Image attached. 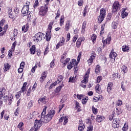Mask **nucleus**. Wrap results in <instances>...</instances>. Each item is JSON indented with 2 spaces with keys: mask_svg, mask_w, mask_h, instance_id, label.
Returning <instances> with one entry per match:
<instances>
[{
  "mask_svg": "<svg viewBox=\"0 0 131 131\" xmlns=\"http://www.w3.org/2000/svg\"><path fill=\"white\" fill-rule=\"evenodd\" d=\"M47 111V106H45L43 108L42 112L40 116H38V118H40L41 121L44 123H48L49 121H51V119H49V117L47 115L46 116V113Z\"/></svg>",
  "mask_w": 131,
  "mask_h": 131,
  "instance_id": "f257e3e1",
  "label": "nucleus"
},
{
  "mask_svg": "<svg viewBox=\"0 0 131 131\" xmlns=\"http://www.w3.org/2000/svg\"><path fill=\"white\" fill-rule=\"evenodd\" d=\"M90 70H88L85 74L84 78L83 80L81 81V83L80 84V86L85 89L86 88V83H88V81L89 80V74H90Z\"/></svg>",
  "mask_w": 131,
  "mask_h": 131,
  "instance_id": "f03ea898",
  "label": "nucleus"
},
{
  "mask_svg": "<svg viewBox=\"0 0 131 131\" xmlns=\"http://www.w3.org/2000/svg\"><path fill=\"white\" fill-rule=\"evenodd\" d=\"M42 37H43V33L41 32H38L33 37V40L35 42H39L42 40Z\"/></svg>",
  "mask_w": 131,
  "mask_h": 131,
  "instance_id": "7ed1b4c3",
  "label": "nucleus"
},
{
  "mask_svg": "<svg viewBox=\"0 0 131 131\" xmlns=\"http://www.w3.org/2000/svg\"><path fill=\"white\" fill-rule=\"evenodd\" d=\"M105 16H106V10H105L104 8H102L100 9V15L98 18L99 23H101L104 21Z\"/></svg>",
  "mask_w": 131,
  "mask_h": 131,
  "instance_id": "20e7f679",
  "label": "nucleus"
},
{
  "mask_svg": "<svg viewBox=\"0 0 131 131\" xmlns=\"http://www.w3.org/2000/svg\"><path fill=\"white\" fill-rule=\"evenodd\" d=\"M120 4L118 1H116L113 4L112 13L113 14H117L118 10L120 9Z\"/></svg>",
  "mask_w": 131,
  "mask_h": 131,
  "instance_id": "39448f33",
  "label": "nucleus"
},
{
  "mask_svg": "<svg viewBox=\"0 0 131 131\" xmlns=\"http://www.w3.org/2000/svg\"><path fill=\"white\" fill-rule=\"evenodd\" d=\"M48 11H49V7L47 6H41L39 9V14L41 16H46L47 15V13H48Z\"/></svg>",
  "mask_w": 131,
  "mask_h": 131,
  "instance_id": "423d86ee",
  "label": "nucleus"
},
{
  "mask_svg": "<svg viewBox=\"0 0 131 131\" xmlns=\"http://www.w3.org/2000/svg\"><path fill=\"white\" fill-rule=\"evenodd\" d=\"M54 25V21H52L49 23L48 26V29L49 30V32L46 33V39L47 41H50L51 40V30H52V27Z\"/></svg>",
  "mask_w": 131,
  "mask_h": 131,
  "instance_id": "0eeeda50",
  "label": "nucleus"
},
{
  "mask_svg": "<svg viewBox=\"0 0 131 131\" xmlns=\"http://www.w3.org/2000/svg\"><path fill=\"white\" fill-rule=\"evenodd\" d=\"M29 6H24L21 9V13L24 15H28V16H30V11H29Z\"/></svg>",
  "mask_w": 131,
  "mask_h": 131,
  "instance_id": "6e6552de",
  "label": "nucleus"
},
{
  "mask_svg": "<svg viewBox=\"0 0 131 131\" xmlns=\"http://www.w3.org/2000/svg\"><path fill=\"white\" fill-rule=\"evenodd\" d=\"M116 57H117V53L114 52V50L112 49L110 54V58L111 59V61L113 63H114V62H115V58H116Z\"/></svg>",
  "mask_w": 131,
  "mask_h": 131,
  "instance_id": "1a4fd4ad",
  "label": "nucleus"
},
{
  "mask_svg": "<svg viewBox=\"0 0 131 131\" xmlns=\"http://www.w3.org/2000/svg\"><path fill=\"white\" fill-rule=\"evenodd\" d=\"M120 120L119 119H114L113 121L112 126L114 128H118L119 127Z\"/></svg>",
  "mask_w": 131,
  "mask_h": 131,
  "instance_id": "9d476101",
  "label": "nucleus"
},
{
  "mask_svg": "<svg viewBox=\"0 0 131 131\" xmlns=\"http://www.w3.org/2000/svg\"><path fill=\"white\" fill-rule=\"evenodd\" d=\"M42 122V121H41V118H40L39 120H36L35 121L34 127L36 128L37 129H38V128H39V127H40V126H41V125H42V124H41Z\"/></svg>",
  "mask_w": 131,
  "mask_h": 131,
  "instance_id": "9b49d317",
  "label": "nucleus"
},
{
  "mask_svg": "<svg viewBox=\"0 0 131 131\" xmlns=\"http://www.w3.org/2000/svg\"><path fill=\"white\" fill-rule=\"evenodd\" d=\"M48 98L47 97L44 96L43 97H41L39 98L38 100V104H46V103H48Z\"/></svg>",
  "mask_w": 131,
  "mask_h": 131,
  "instance_id": "f8f14e48",
  "label": "nucleus"
},
{
  "mask_svg": "<svg viewBox=\"0 0 131 131\" xmlns=\"http://www.w3.org/2000/svg\"><path fill=\"white\" fill-rule=\"evenodd\" d=\"M72 26V24L71 23V20H67L65 25L66 31H67V32L69 31V29H70V27Z\"/></svg>",
  "mask_w": 131,
  "mask_h": 131,
  "instance_id": "ddd939ff",
  "label": "nucleus"
},
{
  "mask_svg": "<svg viewBox=\"0 0 131 131\" xmlns=\"http://www.w3.org/2000/svg\"><path fill=\"white\" fill-rule=\"evenodd\" d=\"M65 42V38H64L63 37L61 38V40L56 45V49H58L60 47H62V46H63L64 43Z\"/></svg>",
  "mask_w": 131,
  "mask_h": 131,
  "instance_id": "4468645a",
  "label": "nucleus"
},
{
  "mask_svg": "<svg viewBox=\"0 0 131 131\" xmlns=\"http://www.w3.org/2000/svg\"><path fill=\"white\" fill-rule=\"evenodd\" d=\"M85 39V38H84V37H81L79 39H78L76 42V47H77V48H79V47H80V45H81V42L84 41Z\"/></svg>",
  "mask_w": 131,
  "mask_h": 131,
  "instance_id": "2eb2a0df",
  "label": "nucleus"
},
{
  "mask_svg": "<svg viewBox=\"0 0 131 131\" xmlns=\"http://www.w3.org/2000/svg\"><path fill=\"white\" fill-rule=\"evenodd\" d=\"M47 75H48V73H47V72H44L41 74V76L40 78V82H43V81H45V80L47 77Z\"/></svg>",
  "mask_w": 131,
  "mask_h": 131,
  "instance_id": "dca6fc26",
  "label": "nucleus"
},
{
  "mask_svg": "<svg viewBox=\"0 0 131 131\" xmlns=\"http://www.w3.org/2000/svg\"><path fill=\"white\" fill-rule=\"evenodd\" d=\"M7 93V91L6 90V89L5 88H2L0 89V99H3V97L5 95H6V93Z\"/></svg>",
  "mask_w": 131,
  "mask_h": 131,
  "instance_id": "f3484780",
  "label": "nucleus"
},
{
  "mask_svg": "<svg viewBox=\"0 0 131 131\" xmlns=\"http://www.w3.org/2000/svg\"><path fill=\"white\" fill-rule=\"evenodd\" d=\"M55 111H50L47 116L48 117H49V119L52 120V119L54 117V115H55Z\"/></svg>",
  "mask_w": 131,
  "mask_h": 131,
  "instance_id": "a211bd4d",
  "label": "nucleus"
},
{
  "mask_svg": "<svg viewBox=\"0 0 131 131\" xmlns=\"http://www.w3.org/2000/svg\"><path fill=\"white\" fill-rule=\"evenodd\" d=\"M104 119L105 117L103 116L97 115L96 120L97 122H102Z\"/></svg>",
  "mask_w": 131,
  "mask_h": 131,
  "instance_id": "6ab92c4d",
  "label": "nucleus"
},
{
  "mask_svg": "<svg viewBox=\"0 0 131 131\" xmlns=\"http://www.w3.org/2000/svg\"><path fill=\"white\" fill-rule=\"evenodd\" d=\"M110 41H111V37H109L106 38V40H104V38H103L102 39V42L103 43V46H105V45H109L110 43Z\"/></svg>",
  "mask_w": 131,
  "mask_h": 131,
  "instance_id": "aec40b11",
  "label": "nucleus"
},
{
  "mask_svg": "<svg viewBox=\"0 0 131 131\" xmlns=\"http://www.w3.org/2000/svg\"><path fill=\"white\" fill-rule=\"evenodd\" d=\"M86 27V21H84L81 28V33H84L85 32V28Z\"/></svg>",
  "mask_w": 131,
  "mask_h": 131,
  "instance_id": "412c9836",
  "label": "nucleus"
},
{
  "mask_svg": "<svg viewBox=\"0 0 131 131\" xmlns=\"http://www.w3.org/2000/svg\"><path fill=\"white\" fill-rule=\"evenodd\" d=\"M125 11H126L125 9H122V12L121 14L122 19H124V18H125L128 15V13H127V12H125Z\"/></svg>",
  "mask_w": 131,
  "mask_h": 131,
  "instance_id": "4be33fe9",
  "label": "nucleus"
},
{
  "mask_svg": "<svg viewBox=\"0 0 131 131\" xmlns=\"http://www.w3.org/2000/svg\"><path fill=\"white\" fill-rule=\"evenodd\" d=\"M113 86V84L112 82H109L107 84V92L108 94L110 93L111 90H112V86Z\"/></svg>",
  "mask_w": 131,
  "mask_h": 131,
  "instance_id": "5701e85b",
  "label": "nucleus"
},
{
  "mask_svg": "<svg viewBox=\"0 0 131 131\" xmlns=\"http://www.w3.org/2000/svg\"><path fill=\"white\" fill-rule=\"evenodd\" d=\"M122 50L123 52H129V47L126 45H124L122 47Z\"/></svg>",
  "mask_w": 131,
  "mask_h": 131,
  "instance_id": "b1692460",
  "label": "nucleus"
},
{
  "mask_svg": "<svg viewBox=\"0 0 131 131\" xmlns=\"http://www.w3.org/2000/svg\"><path fill=\"white\" fill-rule=\"evenodd\" d=\"M30 54L34 55L35 54V45H33L32 48L30 49Z\"/></svg>",
  "mask_w": 131,
  "mask_h": 131,
  "instance_id": "393cba45",
  "label": "nucleus"
},
{
  "mask_svg": "<svg viewBox=\"0 0 131 131\" xmlns=\"http://www.w3.org/2000/svg\"><path fill=\"white\" fill-rule=\"evenodd\" d=\"M73 67H74V66H77L78 64V63L76 62V60L73 59L70 62Z\"/></svg>",
  "mask_w": 131,
  "mask_h": 131,
  "instance_id": "a878e982",
  "label": "nucleus"
},
{
  "mask_svg": "<svg viewBox=\"0 0 131 131\" xmlns=\"http://www.w3.org/2000/svg\"><path fill=\"white\" fill-rule=\"evenodd\" d=\"M64 15H62L60 17V19L59 21L60 26H63V25H64Z\"/></svg>",
  "mask_w": 131,
  "mask_h": 131,
  "instance_id": "bb28decb",
  "label": "nucleus"
},
{
  "mask_svg": "<svg viewBox=\"0 0 131 131\" xmlns=\"http://www.w3.org/2000/svg\"><path fill=\"white\" fill-rule=\"evenodd\" d=\"M63 76L60 75L59 76H58L57 80L55 82H57V84H58V83H59V82H61V81L63 80Z\"/></svg>",
  "mask_w": 131,
  "mask_h": 131,
  "instance_id": "cd10ccee",
  "label": "nucleus"
},
{
  "mask_svg": "<svg viewBox=\"0 0 131 131\" xmlns=\"http://www.w3.org/2000/svg\"><path fill=\"white\" fill-rule=\"evenodd\" d=\"M78 130L82 131L84 129V124H80L79 125V127L78 128Z\"/></svg>",
  "mask_w": 131,
  "mask_h": 131,
  "instance_id": "c85d7f7f",
  "label": "nucleus"
},
{
  "mask_svg": "<svg viewBox=\"0 0 131 131\" xmlns=\"http://www.w3.org/2000/svg\"><path fill=\"white\" fill-rule=\"evenodd\" d=\"M63 84H62L61 85H59V86L56 88L55 92H57V93H60V91L62 90V88H63Z\"/></svg>",
  "mask_w": 131,
  "mask_h": 131,
  "instance_id": "c756f323",
  "label": "nucleus"
},
{
  "mask_svg": "<svg viewBox=\"0 0 131 131\" xmlns=\"http://www.w3.org/2000/svg\"><path fill=\"white\" fill-rule=\"evenodd\" d=\"M10 64H9L8 63H5L4 64V71H8V70L10 69Z\"/></svg>",
  "mask_w": 131,
  "mask_h": 131,
  "instance_id": "7c9ffc66",
  "label": "nucleus"
},
{
  "mask_svg": "<svg viewBox=\"0 0 131 131\" xmlns=\"http://www.w3.org/2000/svg\"><path fill=\"white\" fill-rule=\"evenodd\" d=\"M23 125H24V124L23 122H21L18 124L17 127L20 129V130H23Z\"/></svg>",
  "mask_w": 131,
  "mask_h": 131,
  "instance_id": "2f4dec72",
  "label": "nucleus"
},
{
  "mask_svg": "<svg viewBox=\"0 0 131 131\" xmlns=\"http://www.w3.org/2000/svg\"><path fill=\"white\" fill-rule=\"evenodd\" d=\"M117 25L118 24L117 23L115 22V21H113L112 23V27L113 29H116V28H117Z\"/></svg>",
  "mask_w": 131,
  "mask_h": 131,
  "instance_id": "473e14b6",
  "label": "nucleus"
},
{
  "mask_svg": "<svg viewBox=\"0 0 131 131\" xmlns=\"http://www.w3.org/2000/svg\"><path fill=\"white\" fill-rule=\"evenodd\" d=\"M26 85H27V83L25 82L23 84V87L21 88V92H25L26 91Z\"/></svg>",
  "mask_w": 131,
  "mask_h": 131,
  "instance_id": "72a5a7b5",
  "label": "nucleus"
},
{
  "mask_svg": "<svg viewBox=\"0 0 131 131\" xmlns=\"http://www.w3.org/2000/svg\"><path fill=\"white\" fill-rule=\"evenodd\" d=\"M13 100V95L10 94L9 96H8V101H9V105H11L12 104V100Z\"/></svg>",
  "mask_w": 131,
  "mask_h": 131,
  "instance_id": "f704fd0d",
  "label": "nucleus"
},
{
  "mask_svg": "<svg viewBox=\"0 0 131 131\" xmlns=\"http://www.w3.org/2000/svg\"><path fill=\"white\" fill-rule=\"evenodd\" d=\"M105 25H106V23L103 24L101 26V30L100 31V35H102L104 33V29L105 28Z\"/></svg>",
  "mask_w": 131,
  "mask_h": 131,
  "instance_id": "c9c22d12",
  "label": "nucleus"
},
{
  "mask_svg": "<svg viewBox=\"0 0 131 131\" xmlns=\"http://www.w3.org/2000/svg\"><path fill=\"white\" fill-rule=\"evenodd\" d=\"M121 70L124 73H126V72H127V67H126L125 66H122L121 67Z\"/></svg>",
  "mask_w": 131,
  "mask_h": 131,
  "instance_id": "e433bc0d",
  "label": "nucleus"
},
{
  "mask_svg": "<svg viewBox=\"0 0 131 131\" xmlns=\"http://www.w3.org/2000/svg\"><path fill=\"white\" fill-rule=\"evenodd\" d=\"M21 93H24V92H22V90H21V91H20L19 92H18L16 93V95H15L16 99H19V97H21Z\"/></svg>",
  "mask_w": 131,
  "mask_h": 131,
  "instance_id": "4c0bfd02",
  "label": "nucleus"
},
{
  "mask_svg": "<svg viewBox=\"0 0 131 131\" xmlns=\"http://www.w3.org/2000/svg\"><path fill=\"white\" fill-rule=\"evenodd\" d=\"M33 103H34V101H33V100L30 101L28 103V107L29 108H32V107L33 106Z\"/></svg>",
  "mask_w": 131,
  "mask_h": 131,
  "instance_id": "58836bf2",
  "label": "nucleus"
},
{
  "mask_svg": "<svg viewBox=\"0 0 131 131\" xmlns=\"http://www.w3.org/2000/svg\"><path fill=\"white\" fill-rule=\"evenodd\" d=\"M100 66L97 65L96 68L95 69V73H96V74L100 73Z\"/></svg>",
  "mask_w": 131,
  "mask_h": 131,
  "instance_id": "ea45409f",
  "label": "nucleus"
},
{
  "mask_svg": "<svg viewBox=\"0 0 131 131\" xmlns=\"http://www.w3.org/2000/svg\"><path fill=\"white\" fill-rule=\"evenodd\" d=\"M122 105V101L121 100H118L116 102V106H121Z\"/></svg>",
  "mask_w": 131,
  "mask_h": 131,
  "instance_id": "a19ab883",
  "label": "nucleus"
},
{
  "mask_svg": "<svg viewBox=\"0 0 131 131\" xmlns=\"http://www.w3.org/2000/svg\"><path fill=\"white\" fill-rule=\"evenodd\" d=\"M96 39H97V36L95 34H93L91 37V40H92L93 43H95Z\"/></svg>",
  "mask_w": 131,
  "mask_h": 131,
  "instance_id": "79ce46f5",
  "label": "nucleus"
},
{
  "mask_svg": "<svg viewBox=\"0 0 131 131\" xmlns=\"http://www.w3.org/2000/svg\"><path fill=\"white\" fill-rule=\"evenodd\" d=\"M128 128V126H127V124H124L123 127L122 128V130L123 131H127Z\"/></svg>",
  "mask_w": 131,
  "mask_h": 131,
  "instance_id": "37998d69",
  "label": "nucleus"
},
{
  "mask_svg": "<svg viewBox=\"0 0 131 131\" xmlns=\"http://www.w3.org/2000/svg\"><path fill=\"white\" fill-rule=\"evenodd\" d=\"M95 90L96 92H97L98 94L100 93V85L97 84L95 87Z\"/></svg>",
  "mask_w": 131,
  "mask_h": 131,
  "instance_id": "c03bdc74",
  "label": "nucleus"
},
{
  "mask_svg": "<svg viewBox=\"0 0 131 131\" xmlns=\"http://www.w3.org/2000/svg\"><path fill=\"white\" fill-rule=\"evenodd\" d=\"M39 3H38V0H35V3H34V4L33 5V7L34 8H37V7H38V6H39Z\"/></svg>",
  "mask_w": 131,
  "mask_h": 131,
  "instance_id": "a18cd8bd",
  "label": "nucleus"
},
{
  "mask_svg": "<svg viewBox=\"0 0 131 131\" xmlns=\"http://www.w3.org/2000/svg\"><path fill=\"white\" fill-rule=\"evenodd\" d=\"M92 109L94 114H97V113H98V109L96 108L94 106H92Z\"/></svg>",
  "mask_w": 131,
  "mask_h": 131,
  "instance_id": "49530a36",
  "label": "nucleus"
},
{
  "mask_svg": "<svg viewBox=\"0 0 131 131\" xmlns=\"http://www.w3.org/2000/svg\"><path fill=\"white\" fill-rule=\"evenodd\" d=\"M60 10L58 9L56 13V16L55 17V20H57V19H58V18L60 17Z\"/></svg>",
  "mask_w": 131,
  "mask_h": 131,
  "instance_id": "de8ad7c7",
  "label": "nucleus"
},
{
  "mask_svg": "<svg viewBox=\"0 0 131 131\" xmlns=\"http://www.w3.org/2000/svg\"><path fill=\"white\" fill-rule=\"evenodd\" d=\"M69 61H70V58H67L66 59V60L64 61H63L62 62V63H63V64L64 66H66V64H67V63H68L69 62Z\"/></svg>",
  "mask_w": 131,
  "mask_h": 131,
  "instance_id": "09e8293b",
  "label": "nucleus"
},
{
  "mask_svg": "<svg viewBox=\"0 0 131 131\" xmlns=\"http://www.w3.org/2000/svg\"><path fill=\"white\" fill-rule=\"evenodd\" d=\"M57 82H55L53 83H52L49 88V90H52V89H53V88H54V86H55V85H57Z\"/></svg>",
  "mask_w": 131,
  "mask_h": 131,
  "instance_id": "8fccbe9b",
  "label": "nucleus"
},
{
  "mask_svg": "<svg viewBox=\"0 0 131 131\" xmlns=\"http://www.w3.org/2000/svg\"><path fill=\"white\" fill-rule=\"evenodd\" d=\"M89 98L86 97L85 99H83L82 100V103L84 104H86V102H88V100Z\"/></svg>",
  "mask_w": 131,
  "mask_h": 131,
  "instance_id": "3c124183",
  "label": "nucleus"
},
{
  "mask_svg": "<svg viewBox=\"0 0 131 131\" xmlns=\"http://www.w3.org/2000/svg\"><path fill=\"white\" fill-rule=\"evenodd\" d=\"M50 67L51 68H54L55 67V60H52L50 63Z\"/></svg>",
  "mask_w": 131,
  "mask_h": 131,
  "instance_id": "603ef678",
  "label": "nucleus"
},
{
  "mask_svg": "<svg viewBox=\"0 0 131 131\" xmlns=\"http://www.w3.org/2000/svg\"><path fill=\"white\" fill-rule=\"evenodd\" d=\"M77 38H78V36L77 35H75V36H74V37H73V42H75V41H76V40H77Z\"/></svg>",
  "mask_w": 131,
  "mask_h": 131,
  "instance_id": "864d4df0",
  "label": "nucleus"
},
{
  "mask_svg": "<svg viewBox=\"0 0 131 131\" xmlns=\"http://www.w3.org/2000/svg\"><path fill=\"white\" fill-rule=\"evenodd\" d=\"M64 122H63V124L65 125V124H66V123H67V122H68V118H67V117H64Z\"/></svg>",
  "mask_w": 131,
  "mask_h": 131,
  "instance_id": "5fc2aeb1",
  "label": "nucleus"
},
{
  "mask_svg": "<svg viewBox=\"0 0 131 131\" xmlns=\"http://www.w3.org/2000/svg\"><path fill=\"white\" fill-rule=\"evenodd\" d=\"M13 35L14 36H17V35H18V30L17 29H14L13 31Z\"/></svg>",
  "mask_w": 131,
  "mask_h": 131,
  "instance_id": "6e6d98bb",
  "label": "nucleus"
},
{
  "mask_svg": "<svg viewBox=\"0 0 131 131\" xmlns=\"http://www.w3.org/2000/svg\"><path fill=\"white\" fill-rule=\"evenodd\" d=\"M31 92V87H30L28 90V91L27 92V96H28V97L29 96H30V93Z\"/></svg>",
  "mask_w": 131,
  "mask_h": 131,
  "instance_id": "4d7b16f0",
  "label": "nucleus"
},
{
  "mask_svg": "<svg viewBox=\"0 0 131 131\" xmlns=\"http://www.w3.org/2000/svg\"><path fill=\"white\" fill-rule=\"evenodd\" d=\"M73 68V67L72 66V65L71 64V63L70 62V63H69V64L67 66V68L68 69H69V70L72 69V68Z\"/></svg>",
  "mask_w": 131,
  "mask_h": 131,
  "instance_id": "13d9d810",
  "label": "nucleus"
},
{
  "mask_svg": "<svg viewBox=\"0 0 131 131\" xmlns=\"http://www.w3.org/2000/svg\"><path fill=\"white\" fill-rule=\"evenodd\" d=\"M83 3V1L82 0H79L78 2V5L79 7H81L82 6V3Z\"/></svg>",
  "mask_w": 131,
  "mask_h": 131,
  "instance_id": "bf43d9fd",
  "label": "nucleus"
},
{
  "mask_svg": "<svg viewBox=\"0 0 131 131\" xmlns=\"http://www.w3.org/2000/svg\"><path fill=\"white\" fill-rule=\"evenodd\" d=\"M15 47H16V43L15 42H14L13 43V45L12 46V49H11V51L12 52H14L15 51Z\"/></svg>",
  "mask_w": 131,
  "mask_h": 131,
  "instance_id": "052dcab7",
  "label": "nucleus"
},
{
  "mask_svg": "<svg viewBox=\"0 0 131 131\" xmlns=\"http://www.w3.org/2000/svg\"><path fill=\"white\" fill-rule=\"evenodd\" d=\"M75 80H74V77H70L69 78V82H74Z\"/></svg>",
  "mask_w": 131,
  "mask_h": 131,
  "instance_id": "680f3d73",
  "label": "nucleus"
},
{
  "mask_svg": "<svg viewBox=\"0 0 131 131\" xmlns=\"http://www.w3.org/2000/svg\"><path fill=\"white\" fill-rule=\"evenodd\" d=\"M102 79V76H98L97 78V82H100L101 80Z\"/></svg>",
  "mask_w": 131,
  "mask_h": 131,
  "instance_id": "e2e57ef3",
  "label": "nucleus"
},
{
  "mask_svg": "<svg viewBox=\"0 0 131 131\" xmlns=\"http://www.w3.org/2000/svg\"><path fill=\"white\" fill-rule=\"evenodd\" d=\"M49 53V47H47L44 51V55H47Z\"/></svg>",
  "mask_w": 131,
  "mask_h": 131,
  "instance_id": "0e129e2a",
  "label": "nucleus"
},
{
  "mask_svg": "<svg viewBox=\"0 0 131 131\" xmlns=\"http://www.w3.org/2000/svg\"><path fill=\"white\" fill-rule=\"evenodd\" d=\"M90 58L93 59H95V58H96V53H92V55L91 56Z\"/></svg>",
  "mask_w": 131,
  "mask_h": 131,
  "instance_id": "69168bd1",
  "label": "nucleus"
},
{
  "mask_svg": "<svg viewBox=\"0 0 131 131\" xmlns=\"http://www.w3.org/2000/svg\"><path fill=\"white\" fill-rule=\"evenodd\" d=\"M86 131H93V126L90 125Z\"/></svg>",
  "mask_w": 131,
  "mask_h": 131,
  "instance_id": "338daca9",
  "label": "nucleus"
},
{
  "mask_svg": "<svg viewBox=\"0 0 131 131\" xmlns=\"http://www.w3.org/2000/svg\"><path fill=\"white\" fill-rule=\"evenodd\" d=\"M37 129H38L35 128V127H32L30 130V131H37Z\"/></svg>",
  "mask_w": 131,
  "mask_h": 131,
  "instance_id": "774afa93",
  "label": "nucleus"
}]
</instances>
